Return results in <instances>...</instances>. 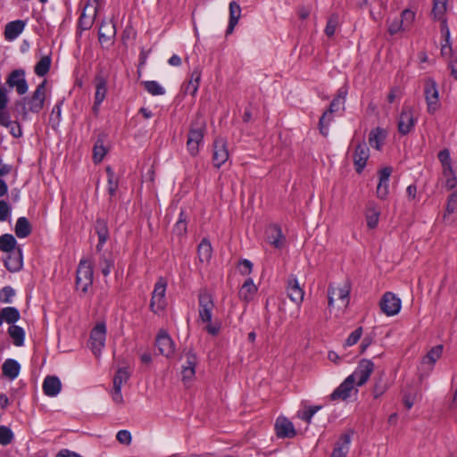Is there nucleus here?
<instances>
[{
	"label": "nucleus",
	"mask_w": 457,
	"mask_h": 457,
	"mask_svg": "<svg viewBox=\"0 0 457 457\" xmlns=\"http://www.w3.org/2000/svg\"><path fill=\"white\" fill-rule=\"evenodd\" d=\"M46 80L44 79L30 96H24L14 103L13 112L17 119L27 120L29 112L39 113L43 110L46 101Z\"/></svg>",
	"instance_id": "1"
},
{
	"label": "nucleus",
	"mask_w": 457,
	"mask_h": 457,
	"mask_svg": "<svg viewBox=\"0 0 457 457\" xmlns=\"http://www.w3.org/2000/svg\"><path fill=\"white\" fill-rule=\"evenodd\" d=\"M197 298L199 320L206 324L204 330L213 337L219 335L221 323L219 320L212 321V312L215 306L212 295L206 289H201Z\"/></svg>",
	"instance_id": "2"
},
{
	"label": "nucleus",
	"mask_w": 457,
	"mask_h": 457,
	"mask_svg": "<svg viewBox=\"0 0 457 457\" xmlns=\"http://www.w3.org/2000/svg\"><path fill=\"white\" fill-rule=\"evenodd\" d=\"M207 130L205 118L200 112H197L192 120L187 134V149L193 157L199 153V146L204 141Z\"/></svg>",
	"instance_id": "3"
},
{
	"label": "nucleus",
	"mask_w": 457,
	"mask_h": 457,
	"mask_svg": "<svg viewBox=\"0 0 457 457\" xmlns=\"http://www.w3.org/2000/svg\"><path fill=\"white\" fill-rule=\"evenodd\" d=\"M93 263L90 260L82 258L77 268L76 289L83 295L88 292L93 284Z\"/></svg>",
	"instance_id": "4"
},
{
	"label": "nucleus",
	"mask_w": 457,
	"mask_h": 457,
	"mask_svg": "<svg viewBox=\"0 0 457 457\" xmlns=\"http://www.w3.org/2000/svg\"><path fill=\"white\" fill-rule=\"evenodd\" d=\"M424 96L428 106V112L434 114L439 110L441 104L437 84L433 78H427L424 81Z\"/></svg>",
	"instance_id": "5"
},
{
	"label": "nucleus",
	"mask_w": 457,
	"mask_h": 457,
	"mask_svg": "<svg viewBox=\"0 0 457 457\" xmlns=\"http://www.w3.org/2000/svg\"><path fill=\"white\" fill-rule=\"evenodd\" d=\"M374 368L375 364L371 360L361 359L358 362V365L355 368L354 371L351 375H349L348 378H352L353 382L357 386H362L368 382L370 375L374 371Z\"/></svg>",
	"instance_id": "6"
},
{
	"label": "nucleus",
	"mask_w": 457,
	"mask_h": 457,
	"mask_svg": "<svg viewBox=\"0 0 457 457\" xmlns=\"http://www.w3.org/2000/svg\"><path fill=\"white\" fill-rule=\"evenodd\" d=\"M166 280L162 277L159 278V279L154 285V288L152 293V298L149 304L150 310L154 313H158L159 312L163 311L166 306Z\"/></svg>",
	"instance_id": "7"
},
{
	"label": "nucleus",
	"mask_w": 457,
	"mask_h": 457,
	"mask_svg": "<svg viewBox=\"0 0 457 457\" xmlns=\"http://www.w3.org/2000/svg\"><path fill=\"white\" fill-rule=\"evenodd\" d=\"M416 122L417 119L414 117L412 107L404 105L398 119V132L403 136L409 134L413 129Z\"/></svg>",
	"instance_id": "8"
},
{
	"label": "nucleus",
	"mask_w": 457,
	"mask_h": 457,
	"mask_svg": "<svg viewBox=\"0 0 457 457\" xmlns=\"http://www.w3.org/2000/svg\"><path fill=\"white\" fill-rule=\"evenodd\" d=\"M106 339V326L104 323H98L90 333V347L96 356L100 355L104 347Z\"/></svg>",
	"instance_id": "9"
},
{
	"label": "nucleus",
	"mask_w": 457,
	"mask_h": 457,
	"mask_svg": "<svg viewBox=\"0 0 457 457\" xmlns=\"http://www.w3.org/2000/svg\"><path fill=\"white\" fill-rule=\"evenodd\" d=\"M379 306L385 314L387 316H394L400 312L402 302L401 299L394 293L386 292L383 295L379 302Z\"/></svg>",
	"instance_id": "10"
},
{
	"label": "nucleus",
	"mask_w": 457,
	"mask_h": 457,
	"mask_svg": "<svg viewBox=\"0 0 457 457\" xmlns=\"http://www.w3.org/2000/svg\"><path fill=\"white\" fill-rule=\"evenodd\" d=\"M369 158L370 148L366 142L362 140L357 144L353 154L354 168L358 174H361L363 171Z\"/></svg>",
	"instance_id": "11"
},
{
	"label": "nucleus",
	"mask_w": 457,
	"mask_h": 457,
	"mask_svg": "<svg viewBox=\"0 0 457 457\" xmlns=\"http://www.w3.org/2000/svg\"><path fill=\"white\" fill-rule=\"evenodd\" d=\"M287 295L289 299L297 306H300L303 301L304 291L300 287L295 275H290L287 281Z\"/></svg>",
	"instance_id": "12"
},
{
	"label": "nucleus",
	"mask_w": 457,
	"mask_h": 457,
	"mask_svg": "<svg viewBox=\"0 0 457 457\" xmlns=\"http://www.w3.org/2000/svg\"><path fill=\"white\" fill-rule=\"evenodd\" d=\"M6 84L9 86V87H15L16 92L20 96L27 93L29 88L23 70L12 71L6 79Z\"/></svg>",
	"instance_id": "13"
},
{
	"label": "nucleus",
	"mask_w": 457,
	"mask_h": 457,
	"mask_svg": "<svg viewBox=\"0 0 457 457\" xmlns=\"http://www.w3.org/2000/svg\"><path fill=\"white\" fill-rule=\"evenodd\" d=\"M155 345L161 354L170 357L174 353V342L165 330H161L156 337Z\"/></svg>",
	"instance_id": "14"
},
{
	"label": "nucleus",
	"mask_w": 457,
	"mask_h": 457,
	"mask_svg": "<svg viewBox=\"0 0 457 457\" xmlns=\"http://www.w3.org/2000/svg\"><path fill=\"white\" fill-rule=\"evenodd\" d=\"M228 159V151L226 142L222 139H215L213 142L212 162L216 168H220Z\"/></svg>",
	"instance_id": "15"
},
{
	"label": "nucleus",
	"mask_w": 457,
	"mask_h": 457,
	"mask_svg": "<svg viewBox=\"0 0 457 457\" xmlns=\"http://www.w3.org/2000/svg\"><path fill=\"white\" fill-rule=\"evenodd\" d=\"M4 267L10 272H18L23 267V253L21 246L17 247V250L12 252L4 260Z\"/></svg>",
	"instance_id": "16"
},
{
	"label": "nucleus",
	"mask_w": 457,
	"mask_h": 457,
	"mask_svg": "<svg viewBox=\"0 0 457 457\" xmlns=\"http://www.w3.org/2000/svg\"><path fill=\"white\" fill-rule=\"evenodd\" d=\"M275 429L279 438H293L296 435L293 423L286 418L277 419Z\"/></svg>",
	"instance_id": "17"
},
{
	"label": "nucleus",
	"mask_w": 457,
	"mask_h": 457,
	"mask_svg": "<svg viewBox=\"0 0 457 457\" xmlns=\"http://www.w3.org/2000/svg\"><path fill=\"white\" fill-rule=\"evenodd\" d=\"M116 35V28L112 21H102L98 30V40L101 44L112 45Z\"/></svg>",
	"instance_id": "18"
},
{
	"label": "nucleus",
	"mask_w": 457,
	"mask_h": 457,
	"mask_svg": "<svg viewBox=\"0 0 457 457\" xmlns=\"http://www.w3.org/2000/svg\"><path fill=\"white\" fill-rule=\"evenodd\" d=\"M355 384L353 382L352 378L348 377L332 392L330 395V399L332 401L336 400H346L350 395L352 390L353 389V386Z\"/></svg>",
	"instance_id": "19"
},
{
	"label": "nucleus",
	"mask_w": 457,
	"mask_h": 457,
	"mask_svg": "<svg viewBox=\"0 0 457 457\" xmlns=\"http://www.w3.org/2000/svg\"><path fill=\"white\" fill-rule=\"evenodd\" d=\"M351 445V434H343L336 442L330 457H346Z\"/></svg>",
	"instance_id": "20"
},
{
	"label": "nucleus",
	"mask_w": 457,
	"mask_h": 457,
	"mask_svg": "<svg viewBox=\"0 0 457 457\" xmlns=\"http://www.w3.org/2000/svg\"><path fill=\"white\" fill-rule=\"evenodd\" d=\"M379 216V206L375 202H369L365 210V219L369 228L373 229L378 227Z\"/></svg>",
	"instance_id": "21"
},
{
	"label": "nucleus",
	"mask_w": 457,
	"mask_h": 457,
	"mask_svg": "<svg viewBox=\"0 0 457 457\" xmlns=\"http://www.w3.org/2000/svg\"><path fill=\"white\" fill-rule=\"evenodd\" d=\"M62 389V383L56 376H46L43 382L44 394L50 397L56 396Z\"/></svg>",
	"instance_id": "22"
},
{
	"label": "nucleus",
	"mask_w": 457,
	"mask_h": 457,
	"mask_svg": "<svg viewBox=\"0 0 457 457\" xmlns=\"http://www.w3.org/2000/svg\"><path fill=\"white\" fill-rule=\"evenodd\" d=\"M26 22L22 20H16L8 22L4 28V37L6 40L12 41L19 37L24 30Z\"/></svg>",
	"instance_id": "23"
},
{
	"label": "nucleus",
	"mask_w": 457,
	"mask_h": 457,
	"mask_svg": "<svg viewBox=\"0 0 457 457\" xmlns=\"http://www.w3.org/2000/svg\"><path fill=\"white\" fill-rule=\"evenodd\" d=\"M21 365L14 359H6L2 365V374L9 380H14L20 374Z\"/></svg>",
	"instance_id": "24"
},
{
	"label": "nucleus",
	"mask_w": 457,
	"mask_h": 457,
	"mask_svg": "<svg viewBox=\"0 0 457 457\" xmlns=\"http://www.w3.org/2000/svg\"><path fill=\"white\" fill-rule=\"evenodd\" d=\"M257 287L253 283V280L249 278H247L238 291V296L242 301L249 303L253 299L254 295L257 293Z\"/></svg>",
	"instance_id": "25"
},
{
	"label": "nucleus",
	"mask_w": 457,
	"mask_h": 457,
	"mask_svg": "<svg viewBox=\"0 0 457 457\" xmlns=\"http://www.w3.org/2000/svg\"><path fill=\"white\" fill-rule=\"evenodd\" d=\"M88 8H89V6L87 5L84 8L81 15L79 18L78 29L80 30V33L83 30L89 29L92 27V25L94 24L95 17L96 14V8L91 6L90 8L92 9V13L87 14V12Z\"/></svg>",
	"instance_id": "26"
},
{
	"label": "nucleus",
	"mask_w": 457,
	"mask_h": 457,
	"mask_svg": "<svg viewBox=\"0 0 457 457\" xmlns=\"http://www.w3.org/2000/svg\"><path fill=\"white\" fill-rule=\"evenodd\" d=\"M202 72L199 67H195L193 71L190 73L189 80L185 86V93L189 94L191 96H195L198 91L200 81H201Z\"/></svg>",
	"instance_id": "27"
},
{
	"label": "nucleus",
	"mask_w": 457,
	"mask_h": 457,
	"mask_svg": "<svg viewBox=\"0 0 457 457\" xmlns=\"http://www.w3.org/2000/svg\"><path fill=\"white\" fill-rule=\"evenodd\" d=\"M241 16V7L236 2L232 1L229 3V21L226 30V34H231L237 24Z\"/></svg>",
	"instance_id": "28"
},
{
	"label": "nucleus",
	"mask_w": 457,
	"mask_h": 457,
	"mask_svg": "<svg viewBox=\"0 0 457 457\" xmlns=\"http://www.w3.org/2000/svg\"><path fill=\"white\" fill-rule=\"evenodd\" d=\"M386 137V131L383 129L377 127L371 129L369 134V144L371 147L380 150Z\"/></svg>",
	"instance_id": "29"
},
{
	"label": "nucleus",
	"mask_w": 457,
	"mask_h": 457,
	"mask_svg": "<svg viewBox=\"0 0 457 457\" xmlns=\"http://www.w3.org/2000/svg\"><path fill=\"white\" fill-rule=\"evenodd\" d=\"M96 93L95 99L104 101L107 94V78L98 73L95 77Z\"/></svg>",
	"instance_id": "30"
},
{
	"label": "nucleus",
	"mask_w": 457,
	"mask_h": 457,
	"mask_svg": "<svg viewBox=\"0 0 457 457\" xmlns=\"http://www.w3.org/2000/svg\"><path fill=\"white\" fill-rule=\"evenodd\" d=\"M31 231L32 227L29 220L26 217L18 218L14 228L16 237L25 238L31 234Z\"/></svg>",
	"instance_id": "31"
},
{
	"label": "nucleus",
	"mask_w": 457,
	"mask_h": 457,
	"mask_svg": "<svg viewBox=\"0 0 457 457\" xmlns=\"http://www.w3.org/2000/svg\"><path fill=\"white\" fill-rule=\"evenodd\" d=\"M17 240L13 235L6 233L0 236V251L12 253L17 250Z\"/></svg>",
	"instance_id": "32"
},
{
	"label": "nucleus",
	"mask_w": 457,
	"mask_h": 457,
	"mask_svg": "<svg viewBox=\"0 0 457 457\" xmlns=\"http://www.w3.org/2000/svg\"><path fill=\"white\" fill-rule=\"evenodd\" d=\"M269 242L276 248H281L286 241V238L282 233L279 226L273 225L270 227V234L268 237Z\"/></svg>",
	"instance_id": "33"
},
{
	"label": "nucleus",
	"mask_w": 457,
	"mask_h": 457,
	"mask_svg": "<svg viewBox=\"0 0 457 457\" xmlns=\"http://www.w3.org/2000/svg\"><path fill=\"white\" fill-rule=\"evenodd\" d=\"M346 90L340 88L337 96L330 102L327 109L331 113H337L339 111H344L345 103Z\"/></svg>",
	"instance_id": "34"
},
{
	"label": "nucleus",
	"mask_w": 457,
	"mask_h": 457,
	"mask_svg": "<svg viewBox=\"0 0 457 457\" xmlns=\"http://www.w3.org/2000/svg\"><path fill=\"white\" fill-rule=\"evenodd\" d=\"M197 254L199 261L201 262H207L211 260L212 254V248L208 239H202L197 247Z\"/></svg>",
	"instance_id": "35"
},
{
	"label": "nucleus",
	"mask_w": 457,
	"mask_h": 457,
	"mask_svg": "<svg viewBox=\"0 0 457 457\" xmlns=\"http://www.w3.org/2000/svg\"><path fill=\"white\" fill-rule=\"evenodd\" d=\"M98 264L101 269L102 274L104 277H107L111 273L112 269L114 267V259L112 253H101Z\"/></svg>",
	"instance_id": "36"
},
{
	"label": "nucleus",
	"mask_w": 457,
	"mask_h": 457,
	"mask_svg": "<svg viewBox=\"0 0 457 457\" xmlns=\"http://www.w3.org/2000/svg\"><path fill=\"white\" fill-rule=\"evenodd\" d=\"M328 293H330L332 295H334L335 298L341 300L345 307L348 305L350 294V288L348 287L345 286L344 287H333L329 286Z\"/></svg>",
	"instance_id": "37"
},
{
	"label": "nucleus",
	"mask_w": 457,
	"mask_h": 457,
	"mask_svg": "<svg viewBox=\"0 0 457 457\" xmlns=\"http://www.w3.org/2000/svg\"><path fill=\"white\" fill-rule=\"evenodd\" d=\"M447 0H433L432 15L434 19L446 23L445 13L446 12Z\"/></svg>",
	"instance_id": "38"
},
{
	"label": "nucleus",
	"mask_w": 457,
	"mask_h": 457,
	"mask_svg": "<svg viewBox=\"0 0 457 457\" xmlns=\"http://www.w3.org/2000/svg\"><path fill=\"white\" fill-rule=\"evenodd\" d=\"M8 333L12 339L13 340V344L16 346H22L24 345L25 331L21 327L17 325H12L8 328Z\"/></svg>",
	"instance_id": "39"
},
{
	"label": "nucleus",
	"mask_w": 457,
	"mask_h": 457,
	"mask_svg": "<svg viewBox=\"0 0 457 457\" xmlns=\"http://www.w3.org/2000/svg\"><path fill=\"white\" fill-rule=\"evenodd\" d=\"M52 59L49 55L43 56L35 65L34 71L39 77H44L49 72Z\"/></svg>",
	"instance_id": "40"
},
{
	"label": "nucleus",
	"mask_w": 457,
	"mask_h": 457,
	"mask_svg": "<svg viewBox=\"0 0 457 457\" xmlns=\"http://www.w3.org/2000/svg\"><path fill=\"white\" fill-rule=\"evenodd\" d=\"M1 313L3 315V320H5L7 323L12 325H14V323L21 318L20 312L15 307L3 308L1 310Z\"/></svg>",
	"instance_id": "41"
},
{
	"label": "nucleus",
	"mask_w": 457,
	"mask_h": 457,
	"mask_svg": "<svg viewBox=\"0 0 457 457\" xmlns=\"http://www.w3.org/2000/svg\"><path fill=\"white\" fill-rule=\"evenodd\" d=\"M95 231L98 239L108 240L110 234L107 221L104 219L97 218L95 224Z\"/></svg>",
	"instance_id": "42"
},
{
	"label": "nucleus",
	"mask_w": 457,
	"mask_h": 457,
	"mask_svg": "<svg viewBox=\"0 0 457 457\" xmlns=\"http://www.w3.org/2000/svg\"><path fill=\"white\" fill-rule=\"evenodd\" d=\"M330 112L326 110L320 118L319 129L322 136L327 137L328 134V127L333 120V117Z\"/></svg>",
	"instance_id": "43"
},
{
	"label": "nucleus",
	"mask_w": 457,
	"mask_h": 457,
	"mask_svg": "<svg viewBox=\"0 0 457 457\" xmlns=\"http://www.w3.org/2000/svg\"><path fill=\"white\" fill-rule=\"evenodd\" d=\"M130 378V373L127 368H120L113 378V386L121 388L122 385L126 383Z\"/></svg>",
	"instance_id": "44"
},
{
	"label": "nucleus",
	"mask_w": 457,
	"mask_h": 457,
	"mask_svg": "<svg viewBox=\"0 0 457 457\" xmlns=\"http://www.w3.org/2000/svg\"><path fill=\"white\" fill-rule=\"evenodd\" d=\"M145 89L152 96L164 95V88L155 80H148L144 83Z\"/></svg>",
	"instance_id": "45"
},
{
	"label": "nucleus",
	"mask_w": 457,
	"mask_h": 457,
	"mask_svg": "<svg viewBox=\"0 0 457 457\" xmlns=\"http://www.w3.org/2000/svg\"><path fill=\"white\" fill-rule=\"evenodd\" d=\"M187 216L184 211H181L179 219L174 225L173 232L178 236H183L187 233Z\"/></svg>",
	"instance_id": "46"
},
{
	"label": "nucleus",
	"mask_w": 457,
	"mask_h": 457,
	"mask_svg": "<svg viewBox=\"0 0 457 457\" xmlns=\"http://www.w3.org/2000/svg\"><path fill=\"white\" fill-rule=\"evenodd\" d=\"M387 390V385L384 381L382 377L375 378V382L372 387V394L375 399L380 397Z\"/></svg>",
	"instance_id": "47"
},
{
	"label": "nucleus",
	"mask_w": 457,
	"mask_h": 457,
	"mask_svg": "<svg viewBox=\"0 0 457 457\" xmlns=\"http://www.w3.org/2000/svg\"><path fill=\"white\" fill-rule=\"evenodd\" d=\"M442 352H443L442 345H436V346L433 347L427 353V355L423 358V361L429 363V364H434L436 361V360L439 359V357L441 356Z\"/></svg>",
	"instance_id": "48"
},
{
	"label": "nucleus",
	"mask_w": 457,
	"mask_h": 457,
	"mask_svg": "<svg viewBox=\"0 0 457 457\" xmlns=\"http://www.w3.org/2000/svg\"><path fill=\"white\" fill-rule=\"evenodd\" d=\"M106 173L108 176V192L111 196H113L118 188V180L114 177V172L111 167L106 168Z\"/></svg>",
	"instance_id": "49"
},
{
	"label": "nucleus",
	"mask_w": 457,
	"mask_h": 457,
	"mask_svg": "<svg viewBox=\"0 0 457 457\" xmlns=\"http://www.w3.org/2000/svg\"><path fill=\"white\" fill-rule=\"evenodd\" d=\"M400 20L403 21L404 29L408 30L415 20V12L410 9H405L402 12Z\"/></svg>",
	"instance_id": "50"
},
{
	"label": "nucleus",
	"mask_w": 457,
	"mask_h": 457,
	"mask_svg": "<svg viewBox=\"0 0 457 457\" xmlns=\"http://www.w3.org/2000/svg\"><path fill=\"white\" fill-rule=\"evenodd\" d=\"M13 433L8 427L0 426V445H8L13 440Z\"/></svg>",
	"instance_id": "51"
},
{
	"label": "nucleus",
	"mask_w": 457,
	"mask_h": 457,
	"mask_svg": "<svg viewBox=\"0 0 457 457\" xmlns=\"http://www.w3.org/2000/svg\"><path fill=\"white\" fill-rule=\"evenodd\" d=\"M388 23V32L390 35H395L400 31H405L404 27L403 25V21L400 19L395 18L392 21H387Z\"/></svg>",
	"instance_id": "52"
},
{
	"label": "nucleus",
	"mask_w": 457,
	"mask_h": 457,
	"mask_svg": "<svg viewBox=\"0 0 457 457\" xmlns=\"http://www.w3.org/2000/svg\"><path fill=\"white\" fill-rule=\"evenodd\" d=\"M361 335H362V328L358 327L348 336V337L346 338V340L344 344V347L352 346V345H355L360 340Z\"/></svg>",
	"instance_id": "53"
},
{
	"label": "nucleus",
	"mask_w": 457,
	"mask_h": 457,
	"mask_svg": "<svg viewBox=\"0 0 457 457\" xmlns=\"http://www.w3.org/2000/svg\"><path fill=\"white\" fill-rule=\"evenodd\" d=\"M106 154V150L104 145L99 142L96 143L93 148V159L96 163L102 162L104 155Z\"/></svg>",
	"instance_id": "54"
},
{
	"label": "nucleus",
	"mask_w": 457,
	"mask_h": 457,
	"mask_svg": "<svg viewBox=\"0 0 457 457\" xmlns=\"http://www.w3.org/2000/svg\"><path fill=\"white\" fill-rule=\"evenodd\" d=\"M321 409L320 405L310 406L308 409L303 411L299 417L306 423L310 424L314 414Z\"/></svg>",
	"instance_id": "55"
},
{
	"label": "nucleus",
	"mask_w": 457,
	"mask_h": 457,
	"mask_svg": "<svg viewBox=\"0 0 457 457\" xmlns=\"http://www.w3.org/2000/svg\"><path fill=\"white\" fill-rule=\"evenodd\" d=\"M14 295L15 291L12 287H4L0 291V301L4 303H9L12 302V298Z\"/></svg>",
	"instance_id": "56"
},
{
	"label": "nucleus",
	"mask_w": 457,
	"mask_h": 457,
	"mask_svg": "<svg viewBox=\"0 0 457 457\" xmlns=\"http://www.w3.org/2000/svg\"><path fill=\"white\" fill-rule=\"evenodd\" d=\"M443 167V173L445 177H452L453 179H447V185L450 187H454V181L457 179V176L453 169L452 163L446 164Z\"/></svg>",
	"instance_id": "57"
},
{
	"label": "nucleus",
	"mask_w": 457,
	"mask_h": 457,
	"mask_svg": "<svg viewBox=\"0 0 457 457\" xmlns=\"http://www.w3.org/2000/svg\"><path fill=\"white\" fill-rule=\"evenodd\" d=\"M116 439L119 443L129 445L132 440L131 433L126 429L120 430L116 435Z\"/></svg>",
	"instance_id": "58"
},
{
	"label": "nucleus",
	"mask_w": 457,
	"mask_h": 457,
	"mask_svg": "<svg viewBox=\"0 0 457 457\" xmlns=\"http://www.w3.org/2000/svg\"><path fill=\"white\" fill-rule=\"evenodd\" d=\"M457 210V191L452 193L447 199L446 212L451 214Z\"/></svg>",
	"instance_id": "59"
},
{
	"label": "nucleus",
	"mask_w": 457,
	"mask_h": 457,
	"mask_svg": "<svg viewBox=\"0 0 457 457\" xmlns=\"http://www.w3.org/2000/svg\"><path fill=\"white\" fill-rule=\"evenodd\" d=\"M388 187H389V181H386V183L378 182V184L377 186V196L382 200L386 199L389 193Z\"/></svg>",
	"instance_id": "60"
},
{
	"label": "nucleus",
	"mask_w": 457,
	"mask_h": 457,
	"mask_svg": "<svg viewBox=\"0 0 457 457\" xmlns=\"http://www.w3.org/2000/svg\"><path fill=\"white\" fill-rule=\"evenodd\" d=\"M186 358H187L186 364L183 365L182 367H184L186 369L191 368V369L195 370V366L197 363V357H196L195 353L192 351H188L186 353Z\"/></svg>",
	"instance_id": "61"
},
{
	"label": "nucleus",
	"mask_w": 457,
	"mask_h": 457,
	"mask_svg": "<svg viewBox=\"0 0 457 457\" xmlns=\"http://www.w3.org/2000/svg\"><path fill=\"white\" fill-rule=\"evenodd\" d=\"M6 128L9 129L10 134L15 138H20L22 136L21 124L17 120H13L12 124Z\"/></svg>",
	"instance_id": "62"
},
{
	"label": "nucleus",
	"mask_w": 457,
	"mask_h": 457,
	"mask_svg": "<svg viewBox=\"0 0 457 457\" xmlns=\"http://www.w3.org/2000/svg\"><path fill=\"white\" fill-rule=\"evenodd\" d=\"M10 215V206L4 200H0V221H5Z\"/></svg>",
	"instance_id": "63"
},
{
	"label": "nucleus",
	"mask_w": 457,
	"mask_h": 457,
	"mask_svg": "<svg viewBox=\"0 0 457 457\" xmlns=\"http://www.w3.org/2000/svg\"><path fill=\"white\" fill-rule=\"evenodd\" d=\"M253 270V263L247 260L243 259L239 262V271L242 275H249Z\"/></svg>",
	"instance_id": "64"
}]
</instances>
